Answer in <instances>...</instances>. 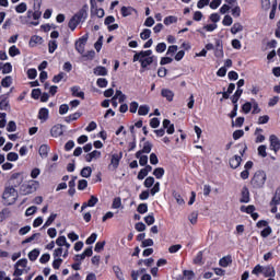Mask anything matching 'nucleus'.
Instances as JSON below:
<instances>
[{
	"mask_svg": "<svg viewBox=\"0 0 280 280\" xmlns=\"http://www.w3.org/2000/svg\"><path fill=\"white\" fill-rule=\"evenodd\" d=\"M21 176L19 173H14L11 175L9 183L11 186H5L3 194H2V200H4L5 205L12 206L19 199V192L16 191V187L21 186L22 180H16ZM16 180V182H15Z\"/></svg>",
	"mask_w": 280,
	"mask_h": 280,
	"instance_id": "f257e3e1",
	"label": "nucleus"
},
{
	"mask_svg": "<svg viewBox=\"0 0 280 280\" xmlns=\"http://www.w3.org/2000/svg\"><path fill=\"white\" fill-rule=\"evenodd\" d=\"M89 16V5L84 4L81 10H79L78 13H75L69 21L68 27L71 30V32H75V28L82 21H86V18Z\"/></svg>",
	"mask_w": 280,
	"mask_h": 280,
	"instance_id": "f03ea898",
	"label": "nucleus"
},
{
	"mask_svg": "<svg viewBox=\"0 0 280 280\" xmlns=\"http://www.w3.org/2000/svg\"><path fill=\"white\" fill-rule=\"evenodd\" d=\"M266 172L257 171L250 179L253 189H262L264 185H266Z\"/></svg>",
	"mask_w": 280,
	"mask_h": 280,
	"instance_id": "7ed1b4c3",
	"label": "nucleus"
},
{
	"mask_svg": "<svg viewBox=\"0 0 280 280\" xmlns=\"http://www.w3.org/2000/svg\"><path fill=\"white\" fill-rule=\"evenodd\" d=\"M213 49L215 58H224V44H222V39H215L214 46L211 43L205 46L206 51H211Z\"/></svg>",
	"mask_w": 280,
	"mask_h": 280,
	"instance_id": "20e7f679",
	"label": "nucleus"
},
{
	"mask_svg": "<svg viewBox=\"0 0 280 280\" xmlns=\"http://www.w3.org/2000/svg\"><path fill=\"white\" fill-rule=\"evenodd\" d=\"M39 183L37 180H31L27 184L21 186L20 191L22 196H30L38 189Z\"/></svg>",
	"mask_w": 280,
	"mask_h": 280,
	"instance_id": "39448f33",
	"label": "nucleus"
},
{
	"mask_svg": "<svg viewBox=\"0 0 280 280\" xmlns=\"http://www.w3.org/2000/svg\"><path fill=\"white\" fill-rule=\"evenodd\" d=\"M86 43H89V33H85L82 37H80L75 42V44H74L75 50L79 54H82L84 51V47H86Z\"/></svg>",
	"mask_w": 280,
	"mask_h": 280,
	"instance_id": "423d86ee",
	"label": "nucleus"
},
{
	"mask_svg": "<svg viewBox=\"0 0 280 280\" xmlns=\"http://www.w3.org/2000/svg\"><path fill=\"white\" fill-rule=\"evenodd\" d=\"M269 148L270 150H272V152H275V154H277V152H279L280 150V139L279 137H277L276 135H271L269 137Z\"/></svg>",
	"mask_w": 280,
	"mask_h": 280,
	"instance_id": "0eeeda50",
	"label": "nucleus"
},
{
	"mask_svg": "<svg viewBox=\"0 0 280 280\" xmlns=\"http://www.w3.org/2000/svg\"><path fill=\"white\" fill-rule=\"evenodd\" d=\"M0 110H10V93L0 95Z\"/></svg>",
	"mask_w": 280,
	"mask_h": 280,
	"instance_id": "6e6552de",
	"label": "nucleus"
},
{
	"mask_svg": "<svg viewBox=\"0 0 280 280\" xmlns=\"http://www.w3.org/2000/svg\"><path fill=\"white\" fill-rule=\"evenodd\" d=\"M121 159H124L122 152L112 154L110 164L108 167H113V170H117V167H119V163L121 162Z\"/></svg>",
	"mask_w": 280,
	"mask_h": 280,
	"instance_id": "1a4fd4ad",
	"label": "nucleus"
},
{
	"mask_svg": "<svg viewBox=\"0 0 280 280\" xmlns=\"http://www.w3.org/2000/svg\"><path fill=\"white\" fill-rule=\"evenodd\" d=\"M137 62H140V67H141V72L145 71V69H148V67H150V65H152V62H154V56L152 57H144V58H139L137 60Z\"/></svg>",
	"mask_w": 280,
	"mask_h": 280,
	"instance_id": "9d476101",
	"label": "nucleus"
},
{
	"mask_svg": "<svg viewBox=\"0 0 280 280\" xmlns=\"http://www.w3.org/2000/svg\"><path fill=\"white\" fill-rule=\"evenodd\" d=\"M240 202L245 205H248V202H250V191L246 186L242 188Z\"/></svg>",
	"mask_w": 280,
	"mask_h": 280,
	"instance_id": "9b49d317",
	"label": "nucleus"
},
{
	"mask_svg": "<svg viewBox=\"0 0 280 280\" xmlns=\"http://www.w3.org/2000/svg\"><path fill=\"white\" fill-rule=\"evenodd\" d=\"M140 58H152V50H141L133 55V62H137Z\"/></svg>",
	"mask_w": 280,
	"mask_h": 280,
	"instance_id": "f8f14e48",
	"label": "nucleus"
},
{
	"mask_svg": "<svg viewBox=\"0 0 280 280\" xmlns=\"http://www.w3.org/2000/svg\"><path fill=\"white\" fill-rule=\"evenodd\" d=\"M62 125H55L51 129H50V135L51 137H55L57 139V137H62L65 135V131L62 130Z\"/></svg>",
	"mask_w": 280,
	"mask_h": 280,
	"instance_id": "ddd939ff",
	"label": "nucleus"
},
{
	"mask_svg": "<svg viewBox=\"0 0 280 280\" xmlns=\"http://www.w3.org/2000/svg\"><path fill=\"white\" fill-rule=\"evenodd\" d=\"M229 163L232 170H237V167L242 165V156L234 155L233 158L230 159Z\"/></svg>",
	"mask_w": 280,
	"mask_h": 280,
	"instance_id": "4468645a",
	"label": "nucleus"
},
{
	"mask_svg": "<svg viewBox=\"0 0 280 280\" xmlns=\"http://www.w3.org/2000/svg\"><path fill=\"white\" fill-rule=\"evenodd\" d=\"M262 275L266 278L268 277L272 278V277H276L277 271L275 270V267H272V265H268L262 268Z\"/></svg>",
	"mask_w": 280,
	"mask_h": 280,
	"instance_id": "2eb2a0df",
	"label": "nucleus"
},
{
	"mask_svg": "<svg viewBox=\"0 0 280 280\" xmlns=\"http://www.w3.org/2000/svg\"><path fill=\"white\" fill-rule=\"evenodd\" d=\"M233 264V257L231 255L224 256L219 260L221 268H229Z\"/></svg>",
	"mask_w": 280,
	"mask_h": 280,
	"instance_id": "dca6fc26",
	"label": "nucleus"
},
{
	"mask_svg": "<svg viewBox=\"0 0 280 280\" xmlns=\"http://www.w3.org/2000/svg\"><path fill=\"white\" fill-rule=\"evenodd\" d=\"M97 202H100V199H97V197L95 196H91L90 199L88 200V202H84L81 207V211H84V209H86V207H95L97 205Z\"/></svg>",
	"mask_w": 280,
	"mask_h": 280,
	"instance_id": "f3484780",
	"label": "nucleus"
},
{
	"mask_svg": "<svg viewBox=\"0 0 280 280\" xmlns=\"http://www.w3.org/2000/svg\"><path fill=\"white\" fill-rule=\"evenodd\" d=\"M162 97H165L167 102H174V92L170 89H162L161 91Z\"/></svg>",
	"mask_w": 280,
	"mask_h": 280,
	"instance_id": "a211bd4d",
	"label": "nucleus"
},
{
	"mask_svg": "<svg viewBox=\"0 0 280 280\" xmlns=\"http://www.w3.org/2000/svg\"><path fill=\"white\" fill-rule=\"evenodd\" d=\"M82 117V113L75 112L73 114H70L69 116L65 117L66 124H71V121H78Z\"/></svg>",
	"mask_w": 280,
	"mask_h": 280,
	"instance_id": "6ab92c4d",
	"label": "nucleus"
},
{
	"mask_svg": "<svg viewBox=\"0 0 280 280\" xmlns=\"http://www.w3.org/2000/svg\"><path fill=\"white\" fill-rule=\"evenodd\" d=\"M100 156H102V152L94 150L91 153H88L85 155V161H86V163H91V161H93V159H100Z\"/></svg>",
	"mask_w": 280,
	"mask_h": 280,
	"instance_id": "aec40b11",
	"label": "nucleus"
},
{
	"mask_svg": "<svg viewBox=\"0 0 280 280\" xmlns=\"http://www.w3.org/2000/svg\"><path fill=\"white\" fill-rule=\"evenodd\" d=\"M72 97H80L81 100H84V92L80 91V86L74 85L71 88Z\"/></svg>",
	"mask_w": 280,
	"mask_h": 280,
	"instance_id": "412c9836",
	"label": "nucleus"
},
{
	"mask_svg": "<svg viewBox=\"0 0 280 280\" xmlns=\"http://www.w3.org/2000/svg\"><path fill=\"white\" fill-rule=\"evenodd\" d=\"M37 45H43V37L33 35L30 39V47H36Z\"/></svg>",
	"mask_w": 280,
	"mask_h": 280,
	"instance_id": "4be33fe9",
	"label": "nucleus"
},
{
	"mask_svg": "<svg viewBox=\"0 0 280 280\" xmlns=\"http://www.w3.org/2000/svg\"><path fill=\"white\" fill-rule=\"evenodd\" d=\"M38 119L47 121L49 119V109L47 107H42L38 112Z\"/></svg>",
	"mask_w": 280,
	"mask_h": 280,
	"instance_id": "5701e85b",
	"label": "nucleus"
},
{
	"mask_svg": "<svg viewBox=\"0 0 280 280\" xmlns=\"http://www.w3.org/2000/svg\"><path fill=\"white\" fill-rule=\"evenodd\" d=\"M280 205V187L276 189V192L270 201V207Z\"/></svg>",
	"mask_w": 280,
	"mask_h": 280,
	"instance_id": "b1692460",
	"label": "nucleus"
},
{
	"mask_svg": "<svg viewBox=\"0 0 280 280\" xmlns=\"http://www.w3.org/2000/svg\"><path fill=\"white\" fill-rule=\"evenodd\" d=\"M39 156H42V159H47V156H49V145L47 144H42L39 147Z\"/></svg>",
	"mask_w": 280,
	"mask_h": 280,
	"instance_id": "393cba45",
	"label": "nucleus"
},
{
	"mask_svg": "<svg viewBox=\"0 0 280 280\" xmlns=\"http://www.w3.org/2000/svg\"><path fill=\"white\" fill-rule=\"evenodd\" d=\"M94 75H108V70L104 66L94 68Z\"/></svg>",
	"mask_w": 280,
	"mask_h": 280,
	"instance_id": "a878e982",
	"label": "nucleus"
},
{
	"mask_svg": "<svg viewBox=\"0 0 280 280\" xmlns=\"http://www.w3.org/2000/svg\"><path fill=\"white\" fill-rule=\"evenodd\" d=\"M242 93H244V90L237 89L234 93V95L231 97L232 104L235 105L237 102H240V97H242Z\"/></svg>",
	"mask_w": 280,
	"mask_h": 280,
	"instance_id": "bb28decb",
	"label": "nucleus"
},
{
	"mask_svg": "<svg viewBox=\"0 0 280 280\" xmlns=\"http://www.w3.org/2000/svg\"><path fill=\"white\" fill-rule=\"evenodd\" d=\"M91 174H93V170L91 168V166L83 167L80 173L82 178H91Z\"/></svg>",
	"mask_w": 280,
	"mask_h": 280,
	"instance_id": "cd10ccee",
	"label": "nucleus"
},
{
	"mask_svg": "<svg viewBox=\"0 0 280 280\" xmlns=\"http://www.w3.org/2000/svg\"><path fill=\"white\" fill-rule=\"evenodd\" d=\"M132 12H135V9L132 7H121L120 9L121 16L124 18L130 16Z\"/></svg>",
	"mask_w": 280,
	"mask_h": 280,
	"instance_id": "c85d7f7f",
	"label": "nucleus"
},
{
	"mask_svg": "<svg viewBox=\"0 0 280 280\" xmlns=\"http://www.w3.org/2000/svg\"><path fill=\"white\" fill-rule=\"evenodd\" d=\"M153 176H155V178H158V180H161V178H163V176H165V168L156 167L153 171Z\"/></svg>",
	"mask_w": 280,
	"mask_h": 280,
	"instance_id": "c756f323",
	"label": "nucleus"
},
{
	"mask_svg": "<svg viewBox=\"0 0 280 280\" xmlns=\"http://www.w3.org/2000/svg\"><path fill=\"white\" fill-rule=\"evenodd\" d=\"M173 23H178V18L176 15H168L164 19V25L170 26Z\"/></svg>",
	"mask_w": 280,
	"mask_h": 280,
	"instance_id": "7c9ffc66",
	"label": "nucleus"
},
{
	"mask_svg": "<svg viewBox=\"0 0 280 280\" xmlns=\"http://www.w3.org/2000/svg\"><path fill=\"white\" fill-rule=\"evenodd\" d=\"M252 115H259L261 113V108H259V103L255 101V98H252Z\"/></svg>",
	"mask_w": 280,
	"mask_h": 280,
	"instance_id": "2f4dec72",
	"label": "nucleus"
},
{
	"mask_svg": "<svg viewBox=\"0 0 280 280\" xmlns=\"http://www.w3.org/2000/svg\"><path fill=\"white\" fill-rule=\"evenodd\" d=\"M1 86H3V89H10V86H12V78L10 75L4 77L1 80Z\"/></svg>",
	"mask_w": 280,
	"mask_h": 280,
	"instance_id": "473e14b6",
	"label": "nucleus"
},
{
	"mask_svg": "<svg viewBox=\"0 0 280 280\" xmlns=\"http://www.w3.org/2000/svg\"><path fill=\"white\" fill-rule=\"evenodd\" d=\"M40 255V250L38 249H33L28 253V259L30 261H36L38 259V256Z\"/></svg>",
	"mask_w": 280,
	"mask_h": 280,
	"instance_id": "72a5a7b5",
	"label": "nucleus"
},
{
	"mask_svg": "<svg viewBox=\"0 0 280 280\" xmlns=\"http://www.w3.org/2000/svg\"><path fill=\"white\" fill-rule=\"evenodd\" d=\"M255 211V207L253 205L249 206H241V212L242 213H247L248 215H252L253 212Z\"/></svg>",
	"mask_w": 280,
	"mask_h": 280,
	"instance_id": "f704fd0d",
	"label": "nucleus"
},
{
	"mask_svg": "<svg viewBox=\"0 0 280 280\" xmlns=\"http://www.w3.org/2000/svg\"><path fill=\"white\" fill-rule=\"evenodd\" d=\"M150 36H152V31L150 28H144L141 33H140V38L142 40H148L150 38Z\"/></svg>",
	"mask_w": 280,
	"mask_h": 280,
	"instance_id": "c9c22d12",
	"label": "nucleus"
},
{
	"mask_svg": "<svg viewBox=\"0 0 280 280\" xmlns=\"http://www.w3.org/2000/svg\"><path fill=\"white\" fill-rule=\"evenodd\" d=\"M15 12L18 14H23L24 12H27V4L25 2H22L15 7Z\"/></svg>",
	"mask_w": 280,
	"mask_h": 280,
	"instance_id": "e433bc0d",
	"label": "nucleus"
},
{
	"mask_svg": "<svg viewBox=\"0 0 280 280\" xmlns=\"http://www.w3.org/2000/svg\"><path fill=\"white\" fill-rule=\"evenodd\" d=\"M102 45H104V36H103V35H101V36L98 37V39L96 40V43L94 44V49H95L97 52L102 51Z\"/></svg>",
	"mask_w": 280,
	"mask_h": 280,
	"instance_id": "4c0bfd02",
	"label": "nucleus"
},
{
	"mask_svg": "<svg viewBox=\"0 0 280 280\" xmlns=\"http://www.w3.org/2000/svg\"><path fill=\"white\" fill-rule=\"evenodd\" d=\"M148 113H150V106H148V105H141L138 108V115H140V116H145V115H148Z\"/></svg>",
	"mask_w": 280,
	"mask_h": 280,
	"instance_id": "58836bf2",
	"label": "nucleus"
},
{
	"mask_svg": "<svg viewBox=\"0 0 280 280\" xmlns=\"http://www.w3.org/2000/svg\"><path fill=\"white\" fill-rule=\"evenodd\" d=\"M244 30V26L240 23H234L231 27V34H237Z\"/></svg>",
	"mask_w": 280,
	"mask_h": 280,
	"instance_id": "ea45409f",
	"label": "nucleus"
},
{
	"mask_svg": "<svg viewBox=\"0 0 280 280\" xmlns=\"http://www.w3.org/2000/svg\"><path fill=\"white\" fill-rule=\"evenodd\" d=\"M250 110H253V103L246 102L245 104L242 105V112L245 115H248V113H250Z\"/></svg>",
	"mask_w": 280,
	"mask_h": 280,
	"instance_id": "a19ab883",
	"label": "nucleus"
},
{
	"mask_svg": "<svg viewBox=\"0 0 280 280\" xmlns=\"http://www.w3.org/2000/svg\"><path fill=\"white\" fill-rule=\"evenodd\" d=\"M91 12L92 14H95V16H97L98 19H104V14H105L104 9L97 8V4H96V8L93 9V11Z\"/></svg>",
	"mask_w": 280,
	"mask_h": 280,
	"instance_id": "79ce46f5",
	"label": "nucleus"
},
{
	"mask_svg": "<svg viewBox=\"0 0 280 280\" xmlns=\"http://www.w3.org/2000/svg\"><path fill=\"white\" fill-rule=\"evenodd\" d=\"M113 270L116 275V279L124 280V272L121 271V268L119 266H114Z\"/></svg>",
	"mask_w": 280,
	"mask_h": 280,
	"instance_id": "37998d69",
	"label": "nucleus"
},
{
	"mask_svg": "<svg viewBox=\"0 0 280 280\" xmlns=\"http://www.w3.org/2000/svg\"><path fill=\"white\" fill-rule=\"evenodd\" d=\"M20 54L21 50L15 45L9 48V56H11V58H14V56H19Z\"/></svg>",
	"mask_w": 280,
	"mask_h": 280,
	"instance_id": "c03bdc74",
	"label": "nucleus"
},
{
	"mask_svg": "<svg viewBox=\"0 0 280 280\" xmlns=\"http://www.w3.org/2000/svg\"><path fill=\"white\" fill-rule=\"evenodd\" d=\"M141 151L144 153V154H150V152H152V144L150 141H145L143 143V148L141 149Z\"/></svg>",
	"mask_w": 280,
	"mask_h": 280,
	"instance_id": "a18cd8bd",
	"label": "nucleus"
},
{
	"mask_svg": "<svg viewBox=\"0 0 280 280\" xmlns=\"http://www.w3.org/2000/svg\"><path fill=\"white\" fill-rule=\"evenodd\" d=\"M144 222H145V224H148V226H152V224H154V222H156V219H154V213L148 214L144 218Z\"/></svg>",
	"mask_w": 280,
	"mask_h": 280,
	"instance_id": "49530a36",
	"label": "nucleus"
},
{
	"mask_svg": "<svg viewBox=\"0 0 280 280\" xmlns=\"http://www.w3.org/2000/svg\"><path fill=\"white\" fill-rule=\"evenodd\" d=\"M261 273L264 275V266L261 265H256L252 270V275H256V277H259Z\"/></svg>",
	"mask_w": 280,
	"mask_h": 280,
	"instance_id": "de8ad7c7",
	"label": "nucleus"
},
{
	"mask_svg": "<svg viewBox=\"0 0 280 280\" xmlns=\"http://www.w3.org/2000/svg\"><path fill=\"white\" fill-rule=\"evenodd\" d=\"M89 187V182L86 179H80L78 183L79 191H84Z\"/></svg>",
	"mask_w": 280,
	"mask_h": 280,
	"instance_id": "09e8293b",
	"label": "nucleus"
},
{
	"mask_svg": "<svg viewBox=\"0 0 280 280\" xmlns=\"http://www.w3.org/2000/svg\"><path fill=\"white\" fill-rule=\"evenodd\" d=\"M56 218H58V214L51 213V214L48 217L47 221L45 222L44 228H45V226H51V224H54V222L56 221Z\"/></svg>",
	"mask_w": 280,
	"mask_h": 280,
	"instance_id": "8fccbe9b",
	"label": "nucleus"
},
{
	"mask_svg": "<svg viewBox=\"0 0 280 280\" xmlns=\"http://www.w3.org/2000/svg\"><path fill=\"white\" fill-rule=\"evenodd\" d=\"M96 84L100 89H106V86H108V80L104 78H98Z\"/></svg>",
	"mask_w": 280,
	"mask_h": 280,
	"instance_id": "3c124183",
	"label": "nucleus"
},
{
	"mask_svg": "<svg viewBox=\"0 0 280 280\" xmlns=\"http://www.w3.org/2000/svg\"><path fill=\"white\" fill-rule=\"evenodd\" d=\"M40 95H43V92L40 91V89H33L32 90L31 97L33 100H40Z\"/></svg>",
	"mask_w": 280,
	"mask_h": 280,
	"instance_id": "603ef678",
	"label": "nucleus"
},
{
	"mask_svg": "<svg viewBox=\"0 0 280 280\" xmlns=\"http://www.w3.org/2000/svg\"><path fill=\"white\" fill-rule=\"evenodd\" d=\"M7 132H16V122L14 120L8 122Z\"/></svg>",
	"mask_w": 280,
	"mask_h": 280,
	"instance_id": "864d4df0",
	"label": "nucleus"
},
{
	"mask_svg": "<svg viewBox=\"0 0 280 280\" xmlns=\"http://www.w3.org/2000/svg\"><path fill=\"white\" fill-rule=\"evenodd\" d=\"M56 49H58V43L56 40H50L48 43V51H49V54H54V51H56Z\"/></svg>",
	"mask_w": 280,
	"mask_h": 280,
	"instance_id": "5fc2aeb1",
	"label": "nucleus"
},
{
	"mask_svg": "<svg viewBox=\"0 0 280 280\" xmlns=\"http://www.w3.org/2000/svg\"><path fill=\"white\" fill-rule=\"evenodd\" d=\"M36 75H38V71H36V69L31 68L27 70L28 80H36Z\"/></svg>",
	"mask_w": 280,
	"mask_h": 280,
	"instance_id": "6e6d98bb",
	"label": "nucleus"
},
{
	"mask_svg": "<svg viewBox=\"0 0 280 280\" xmlns=\"http://www.w3.org/2000/svg\"><path fill=\"white\" fill-rule=\"evenodd\" d=\"M194 264H196L197 266H202V264H205L202 261V252H198L196 257L194 258Z\"/></svg>",
	"mask_w": 280,
	"mask_h": 280,
	"instance_id": "4d7b16f0",
	"label": "nucleus"
},
{
	"mask_svg": "<svg viewBox=\"0 0 280 280\" xmlns=\"http://www.w3.org/2000/svg\"><path fill=\"white\" fill-rule=\"evenodd\" d=\"M138 213L143 215V213H148V203H140L137 208Z\"/></svg>",
	"mask_w": 280,
	"mask_h": 280,
	"instance_id": "13d9d810",
	"label": "nucleus"
},
{
	"mask_svg": "<svg viewBox=\"0 0 280 280\" xmlns=\"http://www.w3.org/2000/svg\"><path fill=\"white\" fill-rule=\"evenodd\" d=\"M222 24H223L225 27H230V25H233V18H231V15H225V16L223 18Z\"/></svg>",
	"mask_w": 280,
	"mask_h": 280,
	"instance_id": "bf43d9fd",
	"label": "nucleus"
},
{
	"mask_svg": "<svg viewBox=\"0 0 280 280\" xmlns=\"http://www.w3.org/2000/svg\"><path fill=\"white\" fill-rule=\"evenodd\" d=\"M258 154L262 159H266V156H268V153L266 152V144H261L258 147Z\"/></svg>",
	"mask_w": 280,
	"mask_h": 280,
	"instance_id": "052dcab7",
	"label": "nucleus"
},
{
	"mask_svg": "<svg viewBox=\"0 0 280 280\" xmlns=\"http://www.w3.org/2000/svg\"><path fill=\"white\" fill-rule=\"evenodd\" d=\"M260 235H261L262 237H269V235H272V228H270V225L267 226V228H265V229L260 232Z\"/></svg>",
	"mask_w": 280,
	"mask_h": 280,
	"instance_id": "680f3d73",
	"label": "nucleus"
},
{
	"mask_svg": "<svg viewBox=\"0 0 280 280\" xmlns=\"http://www.w3.org/2000/svg\"><path fill=\"white\" fill-rule=\"evenodd\" d=\"M2 73L5 75L8 73H12V63L7 62L3 65Z\"/></svg>",
	"mask_w": 280,
	"mask_h": 280,
	"instance_id": "e2e57ef3",
	"label": "nucleus"
},
{
	"mask_svg": "<svg viewBox=\"0 0 280 280\" xmlns=\"http://www.w3.org/2000/svg\"><path fill=\"white\" fill-rule=\"evenodd\" d=\"M7 160L14 162V161H19V153L16 152H10L7 154Z\"/></svg>",
	"mask_w": 280,
	"mask_h": 280,
	"instance_id": "0e129e2a",
	"label": "nucleus"
},
{
	"mask_svg": "<svg viewBox=\"0 0 280 280\" xmlns=\"http://www.w3.org/2000/svg\"><path fill=\"white\" fill-rule=\"evenodd\" d=\"M120 207H121V198L120 197L114 198L112 203V209H119Z\"/></svg>",
	"mask_w": 280,
	"mask_h": 280,
	"instance_id": "69168bd1",
	"label": "nucleus"
},
{
	"mask_svg": "<svg viewBox=\"0 0 280 280\" xmlns=\"http://www.w3.org/2000/svg\"><path fill=\"white\" fill-rule=\"evenodd\" d=\"M152 185H154V177L152 176L147 177L144 180V187H147V189H150Z\"/></svg>",
	"mask_w": 280,
	"mask_h": 280,
	"instance_id": "338daca9",
	"label": "nucleus"
},
{
	"mask_svg": "<svg viewBox=\"0 0 280 280\" xmlns=\"http://www.w3.org/2000/svg\"><path fill=\"white\" fill-rule=\"evenodd\" d=\"M67 113H69V105L61 104L59 106V115H67Z\"/></svg>",
	"mask_w": 280,
	"mask_h": 280,
	"instance_id": "774afa93",
	"label": "nucleus"
}]
</instances>
